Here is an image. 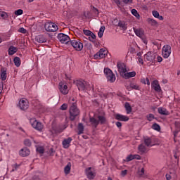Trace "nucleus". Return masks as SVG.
Listing matches in <instances>:
<instances>
[{"instance_id": "nucleus-1", "label": "nucleus", "mask_w": 180, "mask_h": 180, "mask_svg": "<svg viewBox=\"0 0 180 180\" xmlns=\"http://www.w3.org/2000/svg\"><path fill=\"white\" fill-rule=\"evenodd\" d=\"M75 84L76 86H77L79 91L82 92H87V91H91V84L85 82V80H76L75 82Z\"/></svg>"}, {"instance_id": "nucleus-2", "label": "nucleus", "mask_w": 180, "mask_h": 180, "mask_svg": "<svg viewBox=\"0 0 180 180\" xmlns=\"http://www.w3.org/2000/svg\"><path fill=\"white\" fill-rule=\"evenodd\" d=\"M97 119L94 117H91L89 119V122L91 123V126H93V127H95V129H96V127H98L99 124H105V123H106V117L105 116L98 115L97 117Z\"/></svg>"}, {"instance_id": "nucleus-3", "label": "nucleus", "mask_w": 180, "mask_h": 180, "mask_svg": "<svg viewBox=\"0 0 180 180\" xmlns=\"http://www.w3.org/2000/svg\"><path fill=\"white\" fill-rule=\"evenodd\" d=\"M70 120L73 121L75 120V117L79 115V110L77 107V103H72L69 110Z\"/></svg>"}, {"instance_id": "nucleus-4", "label": "nucleus", "mask_w": 180, "mask_h": 180, "mask_svg": "<svg viewBox=\"0 0 180 180\" xmlns=\"http://www.w3.org/2000/svg\"><path fill=\"white\" fill-rule=\"evenodd\" d=\"M70 44L76 51H81L82 49H84V44L81 42V40L78 39L71 40Z\"/></svg>"}, {"instance_id": "nucleus-5", "label": "nucleus", "mask_w": 180, "mask_h": 180, "mask_svg": "<svg viewBox=\"0 0 180 180\" xmlns=\"http://www.w3.org/2000/svg\"><path fill=\"white\" fill-rule=\"evenodd\" d=\"M45 30L46 32H57L58 30V26L57 24L53 22H47L44 25Z\"/></svg>"}, {"instance_id": "nucleus-6", "label": "nucleus", "mask_w": 180, "mask_h": 180, "mask_svg": "<svg viewBox=\"0 0 180 180\" xmlns=\"http://www.w3.org/2000/svg\"><path fill=\"white\" fill-rule=\"evenodd\" d=\"M30 123L31 126L33 127V129H35V130H38V131H42L44 126L41 122L34 120V119H31L30 120Z\"/></svg>"}, {"instance_id": "nucleus-7", "label": "nucleus", "mask_w": 180, "mask_h": 180, "mask_svg": "<svg viewBox=\"0 0 180 180\" xmlns=\"http://www.w3.org/2000/svg\"><path fill=\"white\" fill-rule=\"evenodd\" d=\"M117 68L120 73V75L123 78L126 72H127V69H126V65L123 63L118 62L117 63Z\"/></svg>"}, {"instance_id": "nucleus-8", "label": "nucleus", "mask_w": 180, "mask_h": 180, "mask_svg": "<svg viewBox=\"0 0 180 180\" xmlns=\"http://www.w3.org/2000/svg\"><path fill=\"white\" fill-rule=\"evenodd\" d=\"M108 54V51L104 49H101L96 54H94V60H101V58H105Z\"/></svg>"}, {"instance_id": "nucleus-9", "label": "nucleus", "mask_w": 180, "mask_h": 180, "mask_svg": "<svg viewBox=\"0 0 180 180\" xmlns=\"http://www.w3.org/2000/svg\"><path fill=\"white\" fill-rule=\"evenodd\" d=\"M18 106L21 110L29 109V101L26 98H22L19 101Z\"/></svg>"}, {"instance_id": "nucleus-10", "label": "nucleus", "mask_w": 180, "mask_h": 180, "mask_svg": "<svg viewBox=\"0 0 180 180\" xmlns=\"http://www.w3.org/2000/svg\"><path fill=\"white\" fill-rule=\"evenodd\" d=\"M58 40L63 44H67L70 42V37L64 33H60L58 34Z\"/></svg>"}, {"instance_id": "nucleus-11", "label": "nucleus", "mask_w": 180, "mask_h": 180, "mask_svg": "<svg viewBox=\"0 0 180 180\" xmlns=\"http://www.w3.org/2000/svg\"><path fill=\"white\" fill-rule=\"evenodd\" d=\"M171 51H172L171 46L165 45L162 50V57L164 58H168V57H169V56H171Z\"/></svg>"}, {"instance_id": "nucleus-12", "label": "nucleus", "mask_w": 180, "mask_h": 180, "mask_svg": "<svg viewBox=\"0 0 180 180\" xmlns=\"http://www.w3.org/2000/svg\"><path fill=\"white\" fill-rule=\"evenodd\" d=\"M85 172L88 179H94L96 176V172H95V169H92V167L86 168Z\"/></svg>"}, {"instance_id": "nucleus-13", "label": "nucleus", "mask_w": 180, "mask_h": 180, "mask_svg": "<svg viewBox=\"0 0 180 180\" xmlns=\"http://www.w3.org/2000/svg\"><path fill=\"white\" fill-rule=\"evenodd\" d=\"M156 54L154 52H148L144 55L145 61H149L150 63H154L155 60Z\"/></svg>"}, {"instance_id": "nucleus-14", "label": "nucleus", "mask_w": 180, "mask_h": 180, "mask_svg": "<svg viewBox=\"0 0 180 180\" xmlns=\"http://www.w3.org/2000/svg\"><path fill=\"white\" fill-rule=\"evenodd\" d=\"M115 119L119 122H129V117L127 115H123L121 114H115Z\"/></svg>"}, {"instance_id": "nucleus-15", "label": "nucleus", "mask_w": 180, "mask_h": 180, "mask_svg": "<svg viewBox=\"0 0 180 180\" xmlns=\"http://www.w3.org/2000/svg\"><path fill=\"white\" fill-rule=\"evenodd\" d=\"M19 155L20 157H29V155H30V150H29V148L27 147H24L20 150Z\"/></svg>"}, {"instance_id": "nucleus-16", "label": "nucleus", "mask_w": 180, "mask_h": 180, "mask_svg": "<svg viewBox=\"0 0 180 180\" xmlns=\"http://www.w3.org/2000/svg\"><path fill=\"white\" fill-rule=\"evenodd\" d=\"M58 88L61 94L63 95H67V94H68V86L65 84L64 85L63 82L59 83Z\"/></svg>"}, {"instance_id": "nucleus-17", "label": "nucleus", "mask_w": 180, "mask_h": 180, "mask_svg": "<svg viewBox=\"0 0 180 180\" xmlns=\"http://www.w3.org/2000/svg\"><path fill=\"white\" fill-rule=\"evenodd\" d=\"M152 88L154 89L155 92H161V86H160V83H158V80H154L151 84Z\"/></svg>"}, {"instance_id": "nucleus-18", "label": "nucleus", "mask_w": 180, "mask_h": 180, "mask_svg": "<svg viewBox=\"0 0 180 180\" xmlns=\"http://www.w3.org/2000/svg\"><path fill=\"white\" fill-rule=\"evenodd\" d=\"M71 141H72V138L71 137H68V139H64L62 142L63 148H69L71 144Z\"/></svg>"}, {"instance_id": "nucleus-19", "label": "nucleus", "mask_w": 180, "mask_h": 180, "mask_svg": "<svg viewBox=\"0 0 180 180\" xmlns=\"http://www.w3.org/2000/svg\"><path fill=\"white\" fill-rule=\"evenodd\" d=\"M36 41H37V43H46L47 42V39L46 38V37H44V35H38L35 38Z\"/></svg>"}, {"instance_id": "nucleus-20", "label": "nucleus", "mask_w": 180, "mask_h": 180, "mask_svg": "<svg viewBox=\"0 0 180 180\" xmlns=\"http://www.w3.org/2000/svg\"><path fill=\"white\" fill-rule=\"evenodd\" d=\"M134 32L138 37H140V39H143L144 37V31L141 29H136L134 27Z\"/></svg>"}, {"instance_id": "nucleus-21", "label": "nucleus", "mask_w": 180, "mask_h": 180, "mask_svg": "<svg viewBox=\"0 0 180 180\" xmlns=\"http://www.w3.org/2000/svg\"><path fill=\"white\" fill-rule=\"evenodd\" d=\"M158 112L160 113V115H163L165 116H168V115H169V112H168L166 108L162 107H160L158 110Z\"/></svg>"}, {"instance_id": "nucleus-22", "label": "nucleus", "mask_w": 180, "mask_h": 180, "mask_svg": "<svg viewBox=\"0 0 180 180\" xmlns=\"http://www.w3.org/2000/svg\"><path fill=\"white\" fill-rule=\"evenodd\" d=\"M138 150L140 154H146V153H147V148L146 147V146H144V144H140L138 146Z\"/></svg>"}, {"instance_id": "nucleus-23", "label": "nucleus", "mask_w": 180, "mask_h": 180, "mask_svg": "<svg viewBox=\"0 0 180 180\" xmlns=\"http://www.w3.org/2000/svg\"><path fill=\"white\" fill-rule=\"evenodd\" d=\"M133 77H136V72L134 71L129 72H126L122 78L127 79L129 78H133Z\"/></svg>"}, {"instance_id": "nucleus-24", "label": "nucleus", "mask_w": 180, "mask_h": 180, "mask_svg": "<svg viewBox=\"0 0 180 180\" xmlns=\"http://www.w3.org/2000/svg\"><path fill=\"white\" fill-rule=\"evenodd\" d=\"M18 52V48L15 47L13 46H11L8 49V55L9 56H13L15 53Z\"/></svg>"}, {"instance_id": "nucleus-25", "label": "nucleus", "mask_w": 180, "mask_h": 180, "mask_svg": "<svg viewBox=\"0 0 180 180\" xmlns=\"http://www.w3.org/2000/svg\"><path fill=\"white\" fill-rule=\"evenodd\" d=\"M144 144L146 146V147H153V146H154V144H153V141H151L150 138H145Z\"/></svg>"}, {"instance_id": "nucleus-26", "label": "nucleus", "mask_w": 180, "mask_h": 180, "mask_svg": "<svg viewBox=\"0 0 180 180\" xmlns=\"http://www.w3.org/2000/svg\"><path fill=\"white\" fill-rule=\"evenodd\" d=\"M124 108L127 112V115H130V113H131V105H130V103L126 102L124 104Z\"/></svg>"}, {"instance_id": "nucleus-27", "label": "nucleus", "mask_w": 180, "mask_h": 180, "mask_svg": "<svg viewBox=\"0 0 180 180\" xmlns=\"http://www.w3.org/2000/svg\"><path fill=\"white\" fill-rule=\"evenodd\" d=\"M77 129H78L77 134L80 135L84 134V129H85V127H84V124L82 123L78 124Z\"/></svg>"}, {"instance_id": "nucleus-28", "label": "nucleus", "mask_w": 180, "mask_h": 180, "mask_svg": "<svg viewBox=\"0 0 180 180\" xmlns=\"http://www.w3.org/2000/svg\"><path fill=\"white\" fill-rule=\"evenodd\" d=\"M119 27H121L122 30H127V25H126V22L124 21L120 20L118 22Z\"/></svg>"}, {"instance_id": "nucleus-29", "label": "nucleus", "mask_w": 180, "mask_h": 180, "mask_svg": "<svg viewBox=\"0 0 180 180\" xmlns=\"http://www.w3.org/2000/svg\"><path fill=\"white\" fill-rule=\"evenodd\" d=\"M104 74L106 78H108V77H110V75H112L114 73L110 69L106 68L104 69Z\"/></svg>"}, {"instance_id": "nucleus-30", "label": "nucleus", "mask_w": 180, "mask_h": 180, "mask_svg": "<svg viewBox=\"0 0 180 180\" xmlns=\"http://www.w3.org/2000/svg\"><path fill=\"white\" fill-rule=\"evenodd\" d=\"M146 22H148L149 25H151V26H157V25H158V22L153 18H148Z\"/></svg>"}, {"instance_id": "nucleus-31", "label": "nucleus", "mask_w": 180, "mask_h": 180, "mask_svg": "<svg viewBox=\"0 0 180 180\" xmlns=\"http://www.w3.org/2000/svg\"><path fill=\"white\" fill-rule=\"evenodd\" d=\"M107 81H109L111 84L116 81V75L112 74L107 77Z\"/></svg>"}, {"instance_id": "nucleus-32", "label": "nucleus", "mask_w": 180, "mask_h": 180, "mask_svg": "<svg viewBox=\"0 0 180 180\" xmlns=\"http://www.w3.org/2000/svg\"><path fill=\"white\" fill-rule=\"evenodd\" d=\"M64 171L65 174H70V172L71 171V162L68 163V165L65 167Z\"/></svg>"}, {"instance_id": "nucleus-33", "label": "nucleus", "mask_w": 180, "mask_h": 180, "mask_svg": "<svg viewBox=\"0 0 180 180\" xmlns=\"http://www.w3.org/2000/svg\"><path fill=\"white\" fill-rule=\"evenodd\" d=\"M13 61L15 67H20V58L16 56L14 58Z\"/></svg>"}, {"instance_id": "nucleus-34", "label": "nucleus", "mask_w": 180, "mask_h": 180, "mask_svg": "<svg viewBox=\"0 0 180 180\" xmlns=\"http://www.w3.org/2000/svg\"><path fill=\"white\" fill-rule=\"evenodd\" d=\"M89 40L90 41H92V43H96V35L94 34V32H91L90 34Z\"/></svg>"}, {"instance_id": "nucleus-35", "label": "nucleus", "mask_w": 180, "mask_h": 180, "mask_svg": "<svg viewBox=\"0 0 180 180\" xmlns=\"http://www.w3.org/2000/svg\"><path fill=\"white\" fill-rule=\"evenodd\" d=\"M104 32H105V26H103L100 28V30L98 32V36L100 39L103 37Z\"/></svg>"}, {"instance_id": "nucleus-36", "label": "nucleus", "mask_w": 180, "mask_h": 180, "mask_svg": "<svg viewBox=\"0 0 180 180\" xmlns=\"http://www.w3.org/2000/svg\"><path fill=\"white\" fill-rule=\"evenodd\" d=\"M1 81L6 80V70H1Z\"/></svg>"}, {"instance_id": "nucleus-37", "label": "nucleus", "mask_w": 180, "mask_h": 180, "mask_svg": "<svg viewBox=\"0 0 180 180\" xmlns=\"http://www.w3.org/2000/svg\"><path fill=\"white\" fill-rule=\"evenodd\" d=\"M152 129L153 130H156L157 131H160V130H161V127H160V125L157 123H154L153 125H152Z\"/></svg>"}, {"instance_id": "nucleus-38", "label": "nucleus", "mask_w": 180, "mask_h": 180, "mask_svg": "<svg viewBox=\"0 0 180 180\" xmlns=\"http://www.w3.org/2000/svg\"><path fill=\"white\" fill-rule=\"evenodd\" d=\"M131 89H135L136 91H140V86L136 84V83H130Z\"/></svg>"}, {"instance_id": "nucleus-39", "label": "nucleus", "mask_w": 180, "mask_h": 180, "mask_svg": "<svg viewBox=\"0 0 180 180\" xmlns=\"http://www.w3.org/2000/svg\"><path fill=\"white\" fill-rule=\"evenodd\" d=\"M146 118H147V120H148V122H153V120L155 119V117L154 116L153 114H149L146 115Z\"/></svg>"}, {"instance_id": "nucleus-40", "label": "nucleus", "mask_w": 180, "mask_h": 180, "mask_svg": "<svg viewBox=\"0 0 180 180\" xmlns=\"http://www.w3.org/2000/svg\"><path fill=\"white\" fill-rule=\"evenodd\" d=\"M141 82L142 84H144L145 85H146V84L150 85V79H148V78H147V77H146V78H142V79H141Z\"/></svg>"}, {"instance_id": "nucleus-41", "label": "nucleus", "mask_w": 180, "mask_h": 180, "mask_svg": "<svg viewBox=\"0 0 180 180\" xmlns=\"http://www.w3.org/2000/svg\"><path fill=\"white\" fill-rule=\"evenodd\" d=\"M131 13L132 15H134V16H135V18H137V19L140 18V14H139V12H137V10L132 9Z\"/></svg>"}, {"instance_id": "nucleus-42", "label": "nucleus", "mask_w": 180, "mask_h": 180, "mask_svg": "<svg viewBox=\"0 0 180 180\" xmlns=\"http://www.w3.org/2000/svg\"><path fill=\"white\" fill-rule=\"evenodd\" d=\"M0 18H2V19H6L8 18V13L5 11H0Z\"/></svg>"}, {"instance_id": "nucleus-43", "label": "nucleus", "mask_w": 180, "mask_h": 180, "mask_svg": "<svg viewBox=\"0 0 180 180\" xmlns=\"http://www.w3.org/2000/svg\"><path fill=\"white\" fill-rule=\"evenodd\" d=\"M133 160H134V155L131 154L127 157L126 162H129V161H133Z\"/></svg>"}, {"instance_id": "nucleus-44", "label": "nucleus", "mask_w": 180, "mask_h": 180, "mask_svg": "<svg viewBox=\"0 0 180 180\" xmlns=\"http://www.w3.org/2000/svg\"><path fill=\"white\" fill-rule=\"evenodd\" d=\"M24 145L27 147H30V146H32V141H30V139H25L24 141Z\"/></svg>"}, {"instance_id": "nucleus-45", "label": "nucleus", "mask_w": 180, "mask_h": 180, "mask_svg": "<svg viewBox=\"0 0 180 180\" xmlns=\"http://www.w3.org/2000/svg\"><path fill=\"white\" fill-rule=\"evenodd\" d=\"M15 15H16V16H20V15H23V10L18 9V10L15 11Z\"/></svg>"}, {"instance_id": "nucleus-46", "label": "nucleus", "mask_w": 180, "mask_h": 180, "mask_svg": "<svg viewBox=\"0 0 180 180\" xmlns=\"http://www.w3.org/2000/svg\"><path fill=\"white\" fill-rule=\"evenodd\" d=\"M60 110H67V109H68V105H67V103H63L60 108Z\"/></svg>"}, {"instance_id": "nucleus-47", "label": "nucleus", "mask_w": 180, "mask_h": 180, "mask_svg": "<svg viewBox=\"0 0 180 180\" xmlns=\"http://www.w3.org/2000/svg\"><path fill=\"white\" fill-rule=\"evenodd\" d=\"M37 151L39 153V154H44V148H43V147L37 148Z\"/></svg>"}, {"instance_id": "nucleus-48", "label": "nucleus", "mask_w": 180, "mask_h": 180, "mask_svg": "<svg viewBox=\"0 0 180 180\" xmlns=\"http://www.w3.org/2000/svg\"><path fill=\"white\" fill-rule=\"evenodd\" d=\"M152 15L154 16V18H159L160 13H158V11H153Z\"/></svg>"}, {"instance_id": "nucleus-49", "label": "nucleus", "mask_w": 180, "mask_h": 180, "mask_svg": "<svg viewBox=\"0 0 180 180\" xmlns=\"http://www.w3.org/2000/svg\"><path fill=\"white\" fill-rule=\"evenodd\" d=\"M92 32H91L90 30H83V33L86 35V36H90L91 33Z\"/></svg>"}, {"instance_id": "nucleus-50", "label": "nucleus", "mask_w": 180, "mask_h": 180, "mask_svg": "<svg viewBox=\"0 0 180 180\" xmlns=\"http://www.w3.org/2000/svg\"><path fill=\"white\" fill-rule=\"evenodd\" d=\"M18 32H20V33H23V34H26V33H27V30H26V29H24L23 27H21V28H20L19 30H18Z\"/></svg>"}, {"instance_id": "nucleus-51", "label": "nucleus", "mask_w": 180, "mask_h": 180, "mask_svg": "<svg viewBox=\"0 0 180 180\" xmlns=\"http://www.w3.org/2000/svg\"><path fill=\"white\" fill-rule=\"evenodd\" d=\"M54 153H56V151H54V149L53 148H51L49 150V155L52 157L53 155H54Z\"/></svg>"}, {"instance_id": "nucleus-52", "label": "nucleus", "mask_w": 180, "mask_h": 180, "mask_svg": "<svg viewBox=\"0 0 180 180\" xmlns=\"http://www.w3.org/2000/svg\"><path fill=\"white\" fill-rule=\"evenodd\" d=\"M138 174L140 176H143V175H144V168H141V169L138 172Z\"/></svg>"}, {"instance_id": "nucleus-53", "label": "nucleus", "mask_w": 180, "mask_h": 180, "mask_svg": "<svg viewBox=\"0 0 180 180\" xmlns=\"http://www.w3.org/2000/svg\"><path fill=\"white\" fill-rule=\"evenodd\" d=\"M122 176H126L127 175V170L124 169L121 172Z\"/></svg>"}, {"instance_id": "nucleus-54", "label": "nucleus", "mask_w": 180, "mask_h": 180, "mask_svg": "<svg viewBox=\"0 0 180 180\" xmlns=\"http://www.w3.org/2000/svg\"><path fill=\"white\" fill-rule=\"evenodd\" d=\"M134 160H141L140 155H134Z\"/></svg>"}, {"instance_id": "nucleus-55", "label": "nucleus", "mask_w": 180, "mask_h": 180, "mask_svg": "<svg viewBox=\"0 0 180 180\" xmlns=\"http://www.w3.org/2000/svg\"><path fill=\"white\" fill-rule=\"evenodd\" d=\"M138 61L139 64H141L143 65V64H144V61L143 60V58H138Z\"/></svg>"}, {"instance_id": "nucleus-56", "label": "nucleus", "mask_w": 180, "mask_h": 180, "mask_svg": "<svg viewBox=\"0 0 180 180\" xmlns=\"http://www.w3.org/2000/svg\"><path fill=\"white\" fill-rule=\"evenodd\" d=\"M115 125L117 126V127H118V129H120L122 127V122H117L115 123Z\"/></svg>"}, {"instance_id": "nucleus-57", "label": "nucleus", "mask_w": 180, "mask_h": 180, "mask_svg": "<svg viewBox=\"0 0 180 180\" xmlns=\"http://www.w3.org/2000/svg\"><path fill=\"white\" fill-rule=\"evenodd\" d=\"M122 2H124V4H133V0H122Z\"/></svg>"}, {"instance_id": "nucleus-58", "label": "nucleus", "mask_w": 180, "mask_h": 180, "mask_svg": "<svg viewBox=\"0 0 180 180\" xmlns=\"http://www.w3.org/2000/svg\"><path fill=\"white\" fill-rule=\"evenodd\" d=\"M2 91H4V84L0 83V95L2 94Z\"/></svg>"}, {"instance_id": "nucleus-59", "label": "nucleus", "mask_w": 180, "mask_h": 180, "mask_svg": "<svg viewBox=\"0 0 180 180\" xmlns=\"http://www.w3.org/2000/svg\"><path fill=\"white\" fill-rule=\"evenodd\" d=\"M142 39V41L144 43V44H147L148 41H147V39H146L144 37V35H143V38H141Z\"/></svg>"}, {"instance_id": "nucleus-60", "label": "nucleus", "mask_w": 180, "mask_h": 180, "mask_svg": "<svg viewBox=\"0 0 180 180\" xmlns=\"http://www.w3.org/2000/svg\"><path fill=\"white\" fill-rule=\"evenodd\" d=\"M157 60H158V63H161V61H162V57L158 56Z\"/></svg>"}, {"instance_id": "nucleus-61", "label": "nucleus", "mask_w": 180, "mask_h": 180, "mask_svg": "<svg viewBox=\"0 0 180 180\" xmlns=\"http://www.w3.org/2000/svg\"><path fill=\"white\" fill-rule=\"evenodd\" d=\"M32 180H41V179L39 178V176H34L32 178Z\"/></svg>"}, {"instance_id": "nucleus-62", "label": "nucleus", "mask_w": 180, "mask_h": 180, "mask_svg": "<svg viewBox=\"0 0 180 180\" xmlns=\"http://www.w3.org/2000/svg\"><path fill=\"white\" fill-rule=\"evenodd\" d=\"M171 178H172V177H171V175H169V174H166V179H167V180H171Z\"/></svg>"}, {"instance_id": "nucleus-63", "label": "nucleus", "mask_w": 180, "mask_h": 180, "mask_svg": "<svg viewBox=\"0 0 180 180\" xmlns=\"http://www.w3.org/2000/svg\"><path fill=\"white\" fill-rule=\"evenodd\" d=\"M19 167V165H18V164L14 165V168L13 169V171H16V169H18V167Z\"/></svg>"}, {"instance_id": "nucleus-64", "label": "nucleus", "mask_w": 180, "mask_h": 180, "mask_svg": "<svg viewBox=\"0 0 180 180\" xmlns=\"http://www.w3.org/2000/svg\"><path fill=\"white\" fill-rule=\"evenodd\" d=\"M157 19H159L160 20H164V17H162V15H159V17H158Z\"/></svg>"}]
</instances>
